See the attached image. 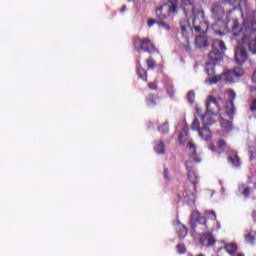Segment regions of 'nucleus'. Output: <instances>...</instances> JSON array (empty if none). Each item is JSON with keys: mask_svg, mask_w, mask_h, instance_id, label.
I'll use <instances>...</instances> for the list:
<instances>
[{"mask_svg": "<svg viewBox=\"0 0 256 256\" xmlns=\"http://www.w3.org/2000/svg\"><path fill=\"white\" fill-rule=\"evenodd\" d=\"M207 111L204 115L200 116L201 122L199 119L195 118L191 124L192 131H198L200 139L203 141H211V137H213V133L209 126L215 123L213 120V116L215 115V109H221V100L217 101V99L213 96H209L206 102Z\"/></svg>", "mask_w": 256, "mask_h": 256, "instance_id": "nucleus-1", "label": "nucleus"}, {"mask_svg": "<svg viewBox=\"0 0 256 256\" xmlns=\"http://www.w3.org/2000/svg\"><path fill=\"white\" fill-rule=\"evenodd\" d=\"M184 13L186 17H192V26L196 33H207L209 24L205 20V11L202 8L195 7L193 4H186Z\"/></svg>", "mask_w": 256, "mask_h": 256, "instance_id": "nucleus-2", "label": "nucleus"}, {"mask_svg": "<svg viewBox=\"0 0 256 256\" xmlns=\"http://www.w3.org/2000/svg\"><path fill=\"white\" fill-rule=\"evenodd\" d=\"M221 101L220 103V109H218V114L220 115V125L222 129L225 131H231L233 129V124L231 123L232 115H233V109L230 108L229 110H226V114L221 113V106L223 105V100H216Z\"/></svg>", "mask_w": 256, "mask_h": 256, "instance_id": "nucleus-3", "label": "nucleus"}, {"mask_svg": "<svg viewBox=\"0 0 256 256\" xmlns=\"http://www.w3.org/2000/svg\"><path fill=\"white\" fill-rule=\"evenodd\" d=\"M221 101L220 103V109H218V114L220 115V125L222 129L225 131H231L233 129V124L231 123L232 115H233V109L230 108L229 110H226V114L221 113V106L223 105V100H216Z\"/></svg>", "mask_w": 256, "mask_h": 256, "instance_id": "nucleus-4", "label": "nucleus"}, {"mask_svg": "<svg viewBox=\"0 0 256 256\" xmlns=\"http://www.w3.org/2000/svg\"><path fill=\"white\" fill-rule=\"evenodd\" d=\"M239 37L241 40L238 42V45L235 48L234 56L236 63H238V65H243V63H245V61L248 59L247 50H245L244 46L249 47V45L243 42V36Z\"/></svg>", "mask_w": 256, "mask_h": 256, "instance_id": "nucleus-5", "label": "nucleus"}, {"mask_svg": "<svg viewBox=\"0 0 256 256\" xmlns=\"http://www.w3.org/2000/svg\"><path fill=\"white\" fill-rule=\"evenodd\" d=\"M175 13H177V4L170 2L156 9V17L158 19H167V17H171Z\"/></svg>", "mask_w": 256, "mask_h": 256, "instance_id": "nucleus-6", "label": "nucleus"}, {"mask_svg": "<svg viewBox=\"0 0 256 256\" xmlns=\"http://www.w3.org/2000/svg\"><path fill=\"white\" fill-rule=\"evenodd\" d=\"M243 68L236 67L233 70L226 71L222 75V81H226V83H235L238 77H243L244 75Z\"/></svg>", "mask_w": 256, "mask_h": 256, "instance_id": "nucleus-7", "label": "nucleus"}, {"mask_svg": "<svg viewBox=\"0 0 256 256\" xmlns=\"http://www.w3.org/2000/svg\"><path fill=\"white\" fill-rule=\"evenodd\" d=\"M211 14L215 21H221L225 17V3L214 2L210 8Z\"/></svg>", "mask_w": 256, "mask_h": 256, "instance_id": "nucleus-8", "label": "nucleus"}, {"mask_svg": "<svg viewBox=\"0 0 256 256\" xmlns=\"http://www.w3.org/2000/svg\"><path fill=\"white\" fill-rule=\"evenodd\" d=\"M134 46L136 49H142V51H146L148 53H153V51H155V44H153L149 38L136 39Z\"/></svg>", "mask_w": 256, "mask_h": 256, "instance_id": "nucleus-9", "label": "nucleus"}, {"mask_svg": "<svg viewBox=\"0 0 256 256\" xmlns=\"http://www.w3.org/2000/svg\"><path fill=\"white\" fill-rule=\"evenodd\" d=\"M188 149L191 151L190 159L191 161H194V163H201V157L197 155L196 149L197 146L193 142V140H190L187 145Z\"/></svg>", "mask_w": 256, "mask_h": 256, "instance_id": "nucleus-10", "label": "nucleus"}, {"mask_svg": "<svg viewBox=\"0 0 256 256\" xmlns=\"http://www.w3.org/2000/svg\"><path fill=\"white\" fill-rule=\"evenodd\" d=\"M195 46L198 49H207L209 47V39L205 35H199L195 38Z\"/></svg>", "mask_w": 256, "mask_h": 256, "instance_id": "nucleus-11", "label": "nucleus"}, {"mask_svg": "<svg viewBox=\"0 0 256 256\" xmlns=\"http://www.w3.org/2000/svg\"><path fill=\"white\" fill-rule=\"evenodd\" d=\"M186 167L188 170L189 181H191L193 185H197V183H199V175H197V172H195V170L191 169V162H186Z\"/></svg>", "mask_w": 256, "mask_h": 256, "instance_id": "nucleus-12", "label": "nucleus"}, {"mask_svg": "<svg viewBox=\"0 0 256 256\" xmlns=\"http://www.w3.org/2000/svg\"><path fill=\"white\" fill-rule=\"evenodd\" d=\"M200 243L204 247H211L215 243V238L211 233H205L201 236Z\"/></svg>", "mask_w": 256, "mask_h": 256, "instance_id": "nucleus-13", "label": "nucleus"}, {"mask_svg": "<svg viewBox=\"0 0 256 256\" xmlns=\"http://www.w3.org/2000/svg\"><path fill=\"white\" fill-rule=\"evenodd\" d=\"M180 29L184 37H187V35H189V33L191 32V23L189 22V19L184 18L180 21Z\"/></svg>", "mask_w": 256, "mask_h": 256, "instance_id": "nucleus-14", "label": "nucleus"}, {"mask_svg": "<svg viewBox=\"0 0 256 256\" xmlns=\"http://www.w3.org/2000/svg\"><path fill=\"white\" fill-rule=\"evenodd\" d=\"M212 49L220 54H224L227 51V47L225 46V42L221 40H214L212 43Z\"/></svg>", "mask_w": 256, "mask_h": 256, "instance_id": "nucleus-15", "label": "nucleus"}, {"mask_svg": "<svg viewBox=\"0 0 256 256\" xmlns=\"http://www.w3.org/2000/svg\"><path fill=\"white\" fill-rule=\"evenodd\" d=\"M208 58L210 61H212L213 65H217L218 61H221L223 59V54L217 52V50H213L209 52Z\"/></svg>", "mask_w": 256, "mask_h": 256, "instance_id": "nucleus-16", "label": "nucleus"}, {"mask_svg": "<svg viewBox=\"0 0 256 256\" xmlns=\"http://www.w3.org/2000/svg\"><path fill=\"white\" fill-rule=\"evenodd\" d=\"M219 81H223L222 74L219 76H213L212 78H207L205 80L206 85H215V83H219Z\"/></svg>", "mask_w": 256, "mask_h": 256, "instance_id": "nucleus-17", "label": "nucleus"}, {"mask_svg": "<svg viewBox=\"0 0 256 256\" xmlns=\"http://www.w3.org/2000/svg\"><path fill=\"white\" fill-rule=\"evenodd\" d=\"M225 251H227L229 255H235V253H237V245L234 243H228L225 245Z\"/></svg>", "mask_w": 256, "mask_h": 256, "instance_id": "nucleus-18", "label": "nucleus"}, {"mask_svg": "<svg viewBox=\"0 0 256 256\" xmlns=\"http://www.w3.org/2000/svg\"><path fill=\"white\" fill-rule=\"evenodd\" d=\"M229 161L233 165V167H240L241 166V159L237 154L233 156H229Z\"/></svg>", "mask_w": 256, "mask_h": 256, "instance_id": "nucleus-19", "label": "nucleus"}, {"mask_svg": "<svg viewBox=\"0 0 256 256\" xmlns=\"http://www.w3.org/2000/svg\"><path fill=\"white\" fill-rule=\"evenodd\" d=\"M198 221H201V214H199V211H193L191 214V225H195Z\"/></svg>", "mask_w": 256, "mask_h": 256, "instance_id": "nucleus-20", "label": "nucleus"}, {"mask_svg": "<svg viewBox=\"0 0 256 256\" xmlns=\"http://www.w3.org/2000/svg\"><path fill=\"white\" fill-rule=\"evenodd\" d=\"M155 151L158 155H165V144L163 142H159L155 147Z\"/></svg>", "mask_w": 256, "mask_h": 256, "instance_id": "nucleus-21", "label": "nucleus"}, {"mask_svg": "<svg viewBox=\"0 0 256 256\" xmlns=\"http://www.w3.org/2000/svg\"><path fill=\"white\" fill-rule=\"evenodd\" d=\"M178 229L180 230V232L178 233L179 237H181V239L187 237V227L180 225L178 227Z\"/></svg>", "mask_w": 256, "mask_h": 256, "instance_id": "nucleus-22", "label": "nucleus"}, {"mask_svg": "<svg viewBox=\"0 0 256 256\" xmlns=\"http://www.w3.org/2000/svg\"><path fill=\"white\" fill-rule=\"evenodd\" d=\"M206 71L210 77L215 75V66L211 63H207Z\"/></svg>", "mask_w": 256, "mask_h": 256, "instance_id": "nucleus-23", "label": "nucleus"}, {"mask_svg": "<svg viewBox=\"0 0 256 256\" xmlns=\"http://www.w3.org/2000/svg\"><path fill=\"white\" fill-rule=\"evenodd\" d=\"M138 75H139L140 79H143L144 81H147V71H145V69L139 67L138 68Z\"/></svg>", "mask_w": 256, "mask_h": 256, "instance_id": "nucleus-24", "label": "nucleus"}, {"mask_svg": "<svg viewBox=\"0 0 256 256\" xmlns=\"http://www.w3.org/2000/svg\"><path fill=\"white\" fill-rule=\"evenodd\" d=\"M158 27L164 29V31H171V26L163 21H158Z\"/></svg>", "mask_w": 256, "mask_h": 256, "instance_id": "nucleus-25", "label": "nucleus"}, {"mask_svg": "<svg viewBox=\"0 0 256 256\" xmlns=\"http://www.w3.org/2000/svg\"><path fill=\"white\" fill-rule=\"evenodd\" d=\"M228 96L230 99L229 105H230V109H233V99H235V97H237V94H235V92L233 90H230L228 92Z\"/></svg>", "mask_w": 256, "mask_h": 256, "instance_id": "nucleus-26", "label": "nucleus"}, {"mask_svg": "<svg viewBox=\"0 0 256 256\" xmlns=\"http://www.w3.org/2000/svg\"><path fill=\"white\" fill-rule=\"evenodd\" d=\"M245 241L246 243H250V245H253V243H255V236L251 233H248L245 235Z\"/></svg>", "mask_w": 256, "mask_h": 256, "instance_id": "nucleus-27", "label": "nucleus"}, {"mask_svg": "<svg viewBox=\"0 0 256 256\" xmlns=\"http://www.w3.org/2000/svg\"><path fill=\"white\" fill-rule=\"evenodd\" d=\"M207 217L208 219H212V221L217 220V214L213 210L207 212Z\"/></svg>", "mask_w": 256, "mask_h": 256, "instance_id": "nucleus-28", "label": "nucleus"}, {"mask_svg": "<svg viewBox=\"0 0 256 256\" xmlns=\"http://www.w3.org/2000/svg\"><path fill=\"white\" fill-rule=\"evenodd\" d=\"M187 97H188L189 103H194L195 102V92L194 91L188 92Z\"/></svg>", "mask_w": 256, "mask_h": 256, "instance_id": "nucleus-29", "label": "nucleus"}, {"mask_svg": "<svg viewBox=\"0 0 256 256\" xmlns=\"http://www.w3.org/2000/svg\"><path fill=\"white\" fill-rule=\"evenodd\" d=\"M147 103H148V105H155V104H157V97L156 96H150L147 99Z\"/></svg>", "mask_w": 256, "mask_h": 256, "instance_id": "nucleus-30", "label": "nucleus"}, {"mask_svg": "<svg viewBox=\"0 0 256 256\" xmlns=\"http://www.w3.org/2000/svg\"><path fill=\"white\" fill-rule=\"evenodd\" d=\"M159 130L161 131V133H169V124L168 123L162 124Z\"/></svg>", "mask_w": 256, "mask_h": 256, "instance_id": "nucleus-31", "label": "nucleus"}, {"mask_svg": "<svg viewBox=\"0 0 256 256\" xmlns=\"http://www.w3.org/2000/svg\"><path fill=\"white\" fill-rule=\"evenodd\" d=\"M177 251H178V253L183 254V253H186L187 249L185 248V245L179 244L177 246Z\"/></svg>", "mask_w": 256, "mask_h": 256, "instance_id": "nucleus-32", "label": "nucleus"}, {"mask_svg": "<svg viewBox=\"0 0 256 256\" xmlns=\"http://www.w3.org/2000/svg\"><path fill=\"white\" fill-rule=\"evenodd\" d=\"M158 23H159V21H157V19H149L147 21L148 27H153V25H157Z\"/></svg>", "mask_w": 256, "mask_h": 256, "instance_id": "nucleus-33", "label": "nucleus"}, {"mask_svg": "<svg viewBox=\"0 0 256 256\" xmlns=\"http://www.w3.org/2000/svg\"><path fill=\"white\" fill-rule=\"evenodd\" d=\"M148 69H155V62L152 59L147 60Z\"/></svg>", "mask_w": 256, "mask_h": 256, "instance_id": "nucleus-34", "label": "nucleus"}, {"mask_svg": "<svg viewBox=\"0 0 256 256\" xmlns=\"http://www.w3.org/2000/svg\"><path fill=\"white\" fill-rule=\"evenodd\" d=\"M218 145L221 149H227V142H225V140H219Z\"/></svg>", "mask_w": 256, "mask_h": 256, "instance_id": "nucleus-35", "label": "nucleus"}, {"mask_svg": "<svg viewBox=\"0 0 256 256\" xmlns=\"http://www.w3.org/2000/svg\"><path fill=\"white\" fill-rule=\"evenodd\" d=\"M186 139H187V133H181L179 138L180 143H185Z\"/></svg>", "mask_w": 256, "mask_h": 256, "instance_id": "nucleus-36", "label": "nucleus"}, {"mask_svg": "<svg viewBox=\"0 0 256 256\" xmlns=\"http://www.w3.org/2000/svg\"><path fill=\"white\" fill-rule=\"evenodd\" d=\"M251 111H256V99L252 101V104L250 106Z\"/></svg>", "mask_w": 256, "mask_h": 256, "instance_id": "nucleus-37", "label": "nucleus"}, {"mask_svg": "<svg viewBox=\"0 0 256 256\" xmlns=\"http://www.w3.org/2000/svg\"><path fill=\"white\" fill-rule=\"evenodd\" d=\"M242 193H243L244 197H248V195H249V193H251V191L249 190V188H244Z\"/></svg>", "mask_w": 256, "mask_h": 256, "instance_id": "nucleus-38", "label": "nucleus"}, {"mask_svg": "<svg viewBox=\"0 0 256 256\" xmlns=\"http://www.w3.org/2000/svg\"><path fill=\"white\" fill-rule=\"evenodd\" d=\"M224 1L229 5H235V3H237V0H224Z\"/></svg>", "mask_w": 256, "mask_h": 256, "instance_id": "nucleus-39", "label": "nucleus"}, {"mask_svg": "<svg viewBox=\"0 0 256 256\" xmlns=\"http://www.w3.org/2000/svg\"><path fill=\"white\" fill-rule=\"evenodd\" d=\"M150 89H157V84L156 83H149Z\"/></svg>", "mask_w": 256, "mask_h": 256, "instance_id": "nucleus-40", "label": "nucleus"}, {"mask_svg": "<svg viewBox=\"0 0 256 256\" xmlns=\"http://www.w3.org/2000/svg\"><path fill=\"white\" fill-rule=\"evenodd\" d=\"M164 177L166 179H169V170H167V169L164 170Z\"/></svg>", "mask_w": 256, "mask_h": 256, "instance_id": "nucleus-41", "label": "nucleus"}, {"mask_svg": "<svg viewBox=\"0 0 256 256\" xmlns=\"http://www.w3.org/2000/svg\"><path fill=\"white\" fill-rule=\"evenodd\" d=\"M168 1H169V3H174L175 5H177L179 0H168Z\"/></svg>", "mask_w": 256, "mask_h": 256, "instance_id": "nucleus-42", "label": "nucleus"}, {"mask_svg": "<svg viewBox=\"0 0 256 256\" xmlns=\"http://www.w3.org/2000/svg\"><path fill=\"white\" fill-rule=\"evenodd\" d=\"M252 80L254 81V83H256V71L254 72V74L252 76Z\"/></svg>", "mask_w": 256, "mask_h": 256, "instance_id": "nucleus-43", "label": "nucleus"}, {"mask_svg": "<svg viewBox=\"0 0 256 256\" xmlns=\"http://www.w3.org/2000/svg\"><path fill=\"white\" fill-rule=\"evenodd\" d=\"M126 9H127V7H126V6H123L122 9L120 10L121 13H125V10H126Z\"/></svg>", "mask_w": 256, "mask_h": 256, "instance_id": "nucleus-44", "label": "nucleus"}, {"mask_svg": "<svg viewBox=\"0 0 256 256\" xmlns=\"http://www.w3.org/2000/svg\"><path fill=\"white\" fill-rule=\"evenodd\" d=\"M251 91H252V93H255L256 92V86H252Z\"/></svg>", "mask_w": 256, "mask_h": 256, "instance_id": "nucleus-45", "label": "nucleus"}, {"mask_svg": "<svg viewBox=\"0 0 256 256\" xmlns=\"http://www.w3.org/2000/svg\"><path fill=\"white\" fill-rule=\"evenodd\" d=\"M197 114L199 115V108L196 109Z\"/></svg>", "mask_w": 256, "mask_h": 256, "instance_id": "nucleus-46", "label": "nucleus"}, {"mask_svg": "<svg viewBox=\"0 0 256 256\" xmlns=\"http://www.w3.org/2000/svg\"><path fill=\"white\" fill-rule=\"evenodd\" d=\"M129 1V3H131V1H133V0H128Z\"/></svg>", "mask_w": 256, "mask_h": 256, "instance_id": "nucleus-47", "label": "nucleus"}]
</instances>
